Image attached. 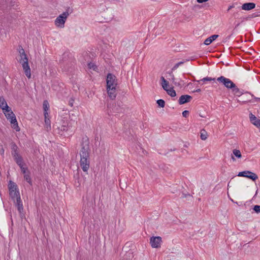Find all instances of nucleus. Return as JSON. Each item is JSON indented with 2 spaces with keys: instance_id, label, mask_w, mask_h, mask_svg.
<instances>
[{
  "instance_id": "1",
  "label": "nucleus",
  "mask_w": 260,
  "mask_h": 260,
  "mask_svg": "<svg viewBox=\"0 0 260 260\" xmlns=\"http://www.w3.org/2000/svg\"><path fill=\"white\" fill-rule=\"evenodd\" d=\"M81 149L80 151V165L82 170L84 172H87L90 166L89 153V141L87 136L82 138L81 142Z\"/></svg>"
},
{
  "instance_id": "2",
  "label": "nucleus",
  "mask_w": 260,
  "mask_h": 260,
  "mask_svg": "<svg viewBox=\"0 0 260 260\" xmlns=\"http://www.w3.org/2000/svg\"><path fill=\"white\" fill-rule=\"evenodd\" d=\"M109 112L111 114L116 115L117 114L123 113L124 111L123 105L121 101H117V103L108 105Z\"/></svg>"
},
{
  "instance_id": "3",
  "label": "nucleus",
  "mask_w": 260,
  "mask_h": 260,
  "mask_svg": "<svg viewBox=\"0 0 260 260\" xmlns=\"http://www.w3.org/2000/svg\"><path fill=\"white\" fill-rule=\"evenodd\" d=\"M217 80L219 82L222 83L228 89H231L232 91H239V88H238L236 84L230 79L221 76L218 77Z\"/></svg>"
},
{
  "instance_id": "4",
  "label": "nucleus",
  "mask_w": 260,
  "mask_h": 260,
  "mask_svg": "<svg viewBox=\"0 0 260 260\" xmlns=\"http://www.w3.org/2000/svg\"><path fill=\"white\" fill-rule=\"evenodd\" d=\"M8 189L9 191V195L13 201H15V199L20 197V192L17 184L10 180L8 184Z\"/></svg>"
},
{
  "instance_id": "5",
  "label": "nucleus",
  "mask_w": 260,
  "mask_h": 260,
  "mask_svg": "<svg viewBox=\"0 0 260 260\" xmlns=\"http://www.w3.org/2000/svg\"><path fill=\"white\" fill-rule=\"evenodd\" d=\"M53 128L56 133L60 135H63L64 133L68 131V122L62 120L60 123L56 122L53 124Z\"/></svg>"
},
{
  "instance_id": "6",
  "label": "nucleus",
  "mask_w": 260,
  "mask_h": 260,
  "mask_svg": "<svg viewBox=\"0 0 260 260\" xmlns=\"http://www.w3.org/2000/svg\"><path fill=\"white\" fill-rule=\"evenodd\" d=\"M73 12L72 9L68 7L66 11L63 12L61 14L59 15L55 19V23L56 25L59 26L60 25L64 26L66 20L69 16V14L72 13Z\"/></svg>"
},
{
  "instance_id": "7",
  "label": "nucleus",
  "mask_w": 260,
  "mask_h": 260,
  "mask_svg": "<svg viewBox=\"0 0 260 260\" xmlns=\"http://www.w3.org/2000/svg\"><path fill=\"white\" fill-rule=\"evenodd\" d=\"M238 176L239 177H244L252 180V181H255L257 178L258 176L255 173L250 171H244L239 172Z\"/></svg>"
},
{
  "instance_id": "8",
  "label": "nucleus",
  "mask_w": 260,
  "mask_h": 260,
  "mask_svg": "<svg viewBox=\"0 0 260 260\" xmlns=\"http://www.w3.org/2000/svg\"><path fill=\"white\" fill-rule=\"evenodd\" d=\"M117 80L116 76L112 73H108L107 75V87H116Z\"/></svg>"
},
{
  "instance_id": "9",
  "label": "nucleus",
  "mask_w": 260,
  "mask_h": 260,
  "mask_svg": "<svg viewBox=\"0 0 260 260\" xmlns=\"http://www.w3.org/2000/svg\"><path fill=\"white\" fill-rule=\"evenodd\" d=\"M161 242V238L159 236H153L150 239V244L152 248H157L160 247Z\"/></svg>"
},
{
  "instance_id": "10",
  "label": "nucleus",
  "mask_w": 260,
  "mask_h": 260,
  "mask_svg": "<svg viewBox=\"0 0 260 260\" xmlns=\"http://www.w3.org/2000/svg\"><path fill=\"white\" fill-rule=\"evenodd\" d=\"M22 66V68L24 71L25 74L28 78H30V69L28 64V59L25 60H23L22 62L21 63Z\"/></svg>"
},
{
  "instance_id": "11",
  "label": "nucleus",
  "mask_w": 260,
  "mask_h": 260,
  "mask_svg": "<svg viewBox=\"0 0 260 260\" xmlns=\"http://www.w3.org/2000/svg\"><path fill=\"white\" fill-rule=\"evenodd\" d=\"M16 164L20 167L21 172L23 174L27 173L28 172H30L26 164L24 162L23 159L19 161L16 162Z\"/></svg>"
},
{
  "instance_id": "12",
  "label": "nucleus",
  "mask_w": 260,
  "mask_h": 260,
  "mask_svg": "<svg viewBox=\"0 0 260 260\" xmlns=\"http://www.w3.org/2000/svg\"><path fill=\"white\" fill-rule=\"evenodd\" d=\"M107 93L109 97L112 100L115 99L117 93H116V87H107Z\"/></svg>"
},
{
  "instance_id": "13",
  "label": "nucleus",
  "mask_w": 260,
  "mask_h": 260,
  "mask_svg": "<svg viewBox=\"0 0 260 260\" xmlns=\"http://www.w3.org/2000/svg\"><path fill=\"white\" fill-rule=\"evenodd\" d=\"M192 99V97L188 94L182 95L178 100L179 105H183L190 102Z\"/></svg>"
},
{
  "instance_id": "14",
  "label": "nucleus",
  "mask_w": 260,
  "mask_h": 260,
  "mask_svg": "<svg viewBox=\"0 0 260 260\" xmlns=\"http://www.w3.org/2000/svg\"><path fill=\"white\" fill-rule=\"evenodd\" d=\"M255 7V4L254 3H246L243 4L242 6L238 7V9L240 10V9H242L243 10L246 11H250L251 10L253 9Z\"/></svg>"
},
{
  "instance_id": "15",
  "label": "nucleus",
  "mask_w": 260,
  "mask_h": 260,
  "mask_svg": "<svg viewBox=\"0 0 260 260\" xmlns=\"http://www.w3.org/2000/svg\"><path fill=\"white\" fill-rule=\"evenodd\" d=\"M11 154L15 162L23 159L22 156L19 153V148L11 151Z\"/></svg>"
},
{
  "instance_id": "16",
  "label": "nucleus",
  "mask_w": 260,
  "mask_h": 260,
  "mask_svg": "<svg viewBox=\"0 0 260 260\" xmlns=\"http://www.w3.org/2000/svg\"><path fill=\"white\" fill-rule=\"evenodd\" d=\"M250 122L257 127H260V119H257L256 117L252 113L249 114Z\"/></svg>"
},
{
  "instance_id": "17",
  "label": "nucleus",
  "mask_w": 260,
  "mask_h": 260,
  "mask_svg": "<svg viewBox=\"0 0 260 260\" xmlns=\"http://www.w3.org/2000/svg\"><path fill=\"white\" fill-rule=\"evenodd\" d=\"M10 123L12 124V128L16 130L17 132L20 131V128L18 126V122L15 116L12 117L11 119L9 120Z\"/></svg>"
},
{
  "instance_id": "18",
  "label": "nucleus",
  "mask_w": 260,
  "mask_h": 260,
  "mask_svg": "<svg viewBox=\"0 0 260 260\" xmlns=\"http://www.w3.org/2000/svg\"><path fill=\"white\" fill-rule=\"evenodd\" d=\"M218 37H219V35H212L211 36L208 37L205 40L204 44L206 45H209L212 42H213L214 40H215Z\"/></svg>"
},
{
  "instance_id": "19",
  "label": "nucleus",
  "mask_w": 260,
  "mask_h": 260,
  "mask_svg": "<svg viewBox=\"0 0 260 260\" xmlns=\"http://www.w3.org/2000/svg\"><path fill=\"white\" fill-rule=\"evenodd\" d=\"M15 206L17 208V210L19 213L20 216L21 218L22 219L25 216L24 214L23 213V206L22 202H21L20 203H18Z\"/></svg>"
},
{
  "instance_id": "20",
  "label": "nucleus",
  "mask_w": 260,
  "mask_h": 260,
  "mask_svg": "<svg viewBox=\"0 0 260 260\" xmlns=\"http://www.w3.org/2000/svg\"><path fill=\"white\" fill-rule=\"evenodd\" d=\"M43 108L44 110V116H46V115H48L47 111L49 109V105L47 100H45L43 103Z\"/></svg>"
},
{
  "instance_id": "21",
  "label": "nucleus",
  "mask_w": 260,
  "mask_h": 260,
  "mask_svg": "<svg viewBox=\"0 0 260 260\" xmlns=\"http://www.w3.org/2000/svg\"><path fill=\"white\" fill-rule=\"evenodd\" d=\"M24 179L30 185H32V182L30 177V172H28L27 173L24 174Z\"/></svg>"
},
{
  "instance_id": "22",
  "label": "nucleus",
  "mask_w": 260,
  "mask_h": 260,
  "mask_svg": "<svg viewBox=\"0 0 260 260\" xmlns=\"http://www.w3.org/2000/svg\"><path fill=\"white\" fill-rule=\"evenodd\" d=\"M194 59H192V58H188V59H186L185 60H183V61H181L177 63H176L174 67L172 68V71H175L176 70L178 67L179 66L181 65V64H183L184 62H185L186 61H188L189 60H193Z\"/></svg>"
},
{
  "instance_id": "23",
  "label": "nucleus",
  "mask_w": 260,
  "mask_h": 260,
  "mask_svg": "<svg viewBox=\"0 0 260 260\" xmlns=\"http://www.w3.org/2000/svg\"><path fill=\"white\" fill-rule=\"evenodd\" d=\"M165 91H166L167 93L171 97H175L176 96V92L173 88H171L170 89L167 88Z\"/></svg>"
},
{
  "instance_id": "24",
  "label": "nucleus",
  "mask_w": 260,
  "mask_h": 260,
  "mask_svg": "<svg viewBox=\"0 0 260 260\" xmlns=\"http://www.w3.org/2000/svg\"><path fill=\"white\" fill-rule=\"evenodd\" d=\"M47 116L48 115H46V116H45V123L46 125V128L48 131L51 129V121L49 118H47Z\"/></svg>"
},
{
  "instance_id": "25",
  "label": "nucleus",
  "mask_w": 260,
  "mask_h": 260,
  "mask_svg": "<svg viewBox=\"0 0 260 260\" xmlns=\"http://www.w3.org/2000/svg\"><path fill=\"white\" fill-rule=\"evenodd\" d=\"M207 132L204 129H202L201 131V139L202 140H205L207 138Z\"/></svg>"
},
{
  "instance_id": "26",
  "label": "nucleus",
  "mask_w": 260,
  "mask_h": 260,
  "mask_svg": "<svg viewBox=\"0 0 260 260\" xmlns=\"http://www.w3.org/2000/svg\"><path fill=\"white\" fill-rule=\"evenodd\" d=\"M1 109L3 110L5 114V113H10L11 111H12L11 108L9 107L7 104H6V106H5L4 107H2Z\"/></svg>"
},
{
  "instance_id": "27",
  "label": "nucleus",
  "mask_w": 260,
  "mask_h": 260,
  "mask_svg": "<svg viewBox=\"0 0 260 260\" xmlns=\"http://www.w3.org/2000/svg\"><path fill=\"white\" fill-rule=\"evenodd\" d=\"M233 153L235 157H236L238 158H240L242 157L241 152L239 150L234 149L233 151Z\"/></svg>"
},
{
  "instance_id": "28",
  "label": "nucleus",
  "mask_w": 260,
  "mask_h": 260,
  "mask_svg": "<svg viewBox=\"0 0 260 260\" xmlns=\"http://www.w3.org/2000/svg\"><path fill=\"white\" fill-rule=\"evenodd\" d=\"M158 107L159 108H164L165 106V102L164 100L159 99L156 101Z\"/></svg>"
},
{
  "instance_id": "29",
  "label": "nucleus",
  "mask_w": 260,
  "mask_h": 260,
  "mask_svg": "<svg viewBox=\"0 0 260 260\" xmlns=\"http://www.w3.org/2000/svg\"><path fill=\"white\" fill-rule=\"evenodd\" d=\"M74 178L75 179V183H78V186H79L81 185L82 183V180L80 179L79 177V174H77L76 175H74Z\"/></svg>"
},
{
  "instance_id": "30",
  "label": "nucleus",
  "mask_w": 260,
  "mask_h": 260,
  "mask_svg": "<svg viewBox=\"0 0 260 260\" xmlns=\"http://www.w3.org/2000/svg\"><path fill=\"white\" fill-rule=\"evenodd\" d=\"M6 104H7L6 101L3 98V96H0V108L4 107L6 106Z\"/></svg>"
},
{
  "instance_id": "31",
  "label": "nucleus",
  "mask_w": 260,
  "mask_h": 260,
  "mask_svg": "<svg viewBox=\"0 0 260 260\" xmlns=\"http://www.w3.org/2000/svg\"><path fill=\"white\" fill-rule=\"evenodd\" d=\"M203 81V82H205V81H215V78H211V77H205L202 79H201L199 81H197L198 82H200V81Z\"/></svg>"
},
{
  "instance_id": "32",
  "label": "nucleus",
  "mask_w": 260,
  "mask_h": 260,
  "mask_svg": "<svg viewBox=\"0 0 260 260\" xmlns=\"http://www.w3.org/2000/svg\"><path fill=\"white\" fill-rule=\"evenodd\" d=\"M20 58L19 59V62L20 63L22 62L23 60H25L28 59V58L27 57V55L25 54V52H24V53L20 54Z\"/></svg>"
},
{
  "instance_id": "33",
  "label": "nucleus",
  "mask_w": 260,
  "mask_h": 260,
  "mask_svg": "<svg viewBox=\"0 0 260 260\" xmlns=\"http://www.w3.org/2000/svg\"><path fill=\"white\" fill-rule=\"evenodd\" d=\"M161 86L163 88V89L165 90L168 88V86H169V82L166 80H164L162 82H161Z\"/></svg>"
},
{
  "instance_id": "34",
  "label": "nucleus",
  "mask_w": 260,
  "mask_h": 260,
  "mask_svg": "<svg viewBox=\"0 0 260 260\" xmlns=\"http://www.w3.org/2000/svg\"><path fill=\"white\" fill-rule=\"evenodd\" d=\"M5 116L8 120L11 119L12 117L15 116L13 111H11L10 113H5Z\"/></svg>"
},
{
  "instance_id": "35",
  "label": "nucleus",
  "mask_w": 260,
  "mask_h": 260,
  "mask_svg": "<svg viewBox=\"0 0 260 260\" xmlns=\"http://www.w3.org/2000/svg\"><path fill=\"white\" fill-rule=\"evenodd\" d=\"M241 101L238 100V101L239 102H241L243 104H245V103H246L247 102H251V100H248V99L245 98L244 96H242L241 98Z\"/></svg>"
},
{
  "instance_id": "36",
  "label": "nucleus",
  "mask_w": 260,
  "mask_h": 260,
  "mask_svg": "<svg viewBox=\"0 0 260 260\" xmlns=\"http://www.w3.org/2000/svg\"><path fill=\"white\" fill-rule=\"evenodd\" d=\"M11 151L15 150V149H18V146L14 142H12L10 143Z\"/></svg>"
},
{
  "instance_id": "37",
  "label": "nucleus",
  "mask_w": 260,
  "mask_h": 260,
  "mask_svg": "<svg viewBox=\"0 0 260 260\" xmlns=\"http://www.w3.org/2000/svg\"><path fill=\"white\" fill-rule=\"evenodd\" d=\"M253 210L256 213H260V205H254L253 207Z\"/></svg>"
},
{
  "instance_id": "38",
  "label": "nucleus",
  "mask_w": 260,
  "mask_h": 260,
  "mask_svg": "<svg viewBox=\"0 0 260 260\" xmlns=\"http://www.w3.org/2000/svg\"><path fill=\"white\" fill-rule=\"evenodd\" d=\"M257 16H259V15L257 14V13H253L252 15H249L246 18H243V19L248 20V19H250V18H252L256 17H257Z\"/></svg>"
},
{
  "instance_id": "39",
  "label": "nucleus",
  "mask_w": 260,
  "mask_h": 260,
  "mask_svg": "<svg viewBox=\"0 0 260 260\" xmlns=\"http://www.w3.org/2000/svg\"><path fill=\"white\" fill-rule=\"evenodd\" d=\"M17 50H18V51L19 53V54H22V53L24 54L25 51L21 45L18 46Z\"/></svg>"
},
{
  "instance_id": "40",
  "label": "nucleus",
  "mask_w": 260,
  "mask_h": 260,
  "mask_svg": "<svg viewBox=\"0 0 260 260\" xmlns=\"http://www.w3.org/2000/svg\"><path fill=\"white\" fill-rule=\"evenodd\" d=\"M22 202L21 200V197L20 196V197H17L16 199H15V201H13L15 205H16L18 203H20Z\"/></svg>"
},
{
  "instance_id": "41",
  "label": "nucleus",
  "mask_w": 260,
  "mask_h": 260,
  "mask_svg": "<svg viewBox=\"0 0 260 260\" xmlns=\"http://www.w3.org/2000/svg\"><path fill=\"white\" fill-rule=\"evenodd\" d=\"M189 112L188 110H184L182 112V116L186 118L189 115Z\"/></svg>"
},
{
  "instance_id": "42",
  "label": "nucleus",
  "mask_w": 260,
  "mask_h": 260,
  "mask_svg": "<svg viewBox=\"0 0 260 260\" xmlns=\"http://www.w3.org/2000/svg\"><path fill=\"white\" fill-rule=\"evenodd\" d=\"M235 94H236V95L238 96H241L243 94V92L239 89V91H232Z\"/></svg>"
},
{
  "instance_id": "43",
  "label": "nucleus",
  "mask_w": 260,
  "mask_h": 260,
  "mask_svg": "<svg viewBox=\"0 0 260 260\" xmlns=\"http://www.w3.org/2000/svg\"><path fill=\"white\" fill-rule=\"evenodd\" d=\"M246 93L250 94L251 95L252 97L254 98V100H255V101L256 102H260V98L255 97V96H254L253 94H251V93H249L248 92H246Z\"/></svg>"
},
{
  "instance_id": "44",
  "label": "nucleus",
  "mask_w": 260,
  "mask_h": 260,
  "mask_svg": "<svg viewBox=\"0 0 260 260\" xmlns=\"http://www.w3.org/2000/svg\"><path fill=\"white\" fill-rule=\"evenodd\" d=\"M88 68L90 69H93L94 70H95V68H96V66L90 62L88 63Z\"/></svg>"
},
{
  "instance_id": "45",
  "label": "nucleus",
  "mask_w": 260,
  "mask_h": 260,
  "mask_svg": "<svg viewBox=\"0 0 260 260\" xmlns=\"http://www.w3.org/2000/svg\"><path fill=\"white\" fill-rule=\"evenodd\" d=\"M238 5V4H237V3H234V4H233V5H232L230 6L229 7V8H228V9L227 11L228 12V11H229L231 9H233V8H235V7H236V5Z\"/></svg>"
},
{
  "instance_id": "46",
  "label": "nucleus",
  "mask_w": 260,
  "mask_h": 260,
  "mask_svg": "<svg viewBox=\"0 0 260 260\" xmlns=\"http://www.w3.org/2000/svg\"><path fill=\"white\" fill-rule=\"evenodd\" d=\"M239 11H238L237 12H235L233 13V16L235 17V18H238V16L239 15Z\"/></svg>"
},
{
  "instance_id": "47",
  "label": "nucleus",
  "mask_w": 260,
  "mask_h": 260,
  "mask_svg": "<svg viewBox=\"0 0 260 260\" xmlns=\"http://www.w3.org/2000/svg\"><path fill=\"white\" fill-rule=\"evenodd\" d=\"M190 195L189 193H182V198H186L187 197H190Z\"/></svg>"
},
{
  "instance_id": "48",
  "label": "nucleus",
  "mask_w": 260,
  "mask_h": 260,
  "mask_svg": "<svg viewBox=\"0 0 260 260\" xmlns=\"http://www.w3.org/2000/svg\"><path fill=\"white\" fill-rule=\"evenodd\" d=\"M208 0H197L199 3H203L207 2Z\"/></svg>"
},
{
  "instance_id": "49",
  "label": "nucleus",
  "mask_w": 260,
  "mask_h": 260,
  "mask_svg": "<svg viewBox=\"0 0 260 260\" xmlns=\"http://www.w3.org/2000/svg\"><path fill=\"white\" fill-rule=\"evenodd\" d=\"M174 84L176 85V86H180V84L179 83V82H173Z\"/></svg>"
},
{
  "instance_id": "50",
  "label": "nucleus",
  "mask_w": 260,
  "mask_h": 260,
  "mask_svg": "<svg viewBox=\"0 0 260 260\" xmlns=\"http://www.w3.org/2000/svg\"><path fill=\"white\" fill-rule=\"evenodd\" d=\"M171 76H172V80L173 82H174L175 79V77H174V75H172Z\"/></svg>"
},
{
  "instance_id": "51",
  "label": "nucleus",
  "mask_w": 260,
  "mask_h": 260,
  "mask_svg": "<svg viewBox=\"0 0 260 260\" xmlns=\"http://www.w3.org/2000/svg\"><path fill=\"white\" fill-rule=\"evenodd\" d=\"M201 91V89L199 88V89H197V90H196L195 91H194V92H199Z\"/></svg>"
},
{
  "instance_id": "52",
  "label": "nucleus",
  "mask_w": 260,
  "mask_h": 260,
  "mask_svg": "<svg viewBox=\"0 0 260 260\" xmlns=\"http://www.w3.org/2000/svg\"><path fill=\"white\" fill-rule=\"evenodd\" d=\"M231 158H232V159L234 161L236 160L235 158L234 157V156L232 154L231 155Z\"/></svg>"
},
{
  "instance_id": "53",
  "label": "nucleus",
  "mask_w": 260,
  "mask_h": 260,
  "mask_svg": "<svg viewBox=\"0 0 260 260\" xmlns=\"http://www.w3.org/2000/svg\"><path fill=\"white\" fill-rule=\"evenodd\" d=\"M160 79H161L162 82H163V81H164V80H166L163 76L161 77Z\"/></svg>"
},
{
  "instance_id": "54",
  "label": "nucleus",
  "mask_w": 260,
  "mask_h": 260,
  "mask_svg": "<svg viewBox=\"0 0 260 260\" xmlns=\"http://www.w3.org/2000/svg\"><path fill=\"white\" fill-rule=\"evenodd\" d=\"M240 25V23H238V24H237L235 26V27L234 29H236L238 26H239V25Z\"/></svg>"
},
{
  "instance_id": "55",
  "label": "nucleus",
  "mask_w": 260,
  "mask_h": 260,
  "mask_svg": "<svg viewBox=\"0 0 260 260\" xmlns=\"http://www.w3.org/2000/svg\"><path fill=\"white\" fill-rule=\"evenodd\" d=\"M231 36H232V35H231L229 36L227 38H228V39H230V38H231Z\"/></svg>"
},
{
  "instance_id": "56",
  "label": "nucleus",
  "mask_w": 260,
  "mask_h": 260,
  "mask_svg": "<svg viewBox=\"0 0 260 260\" xmlns=\"http://www.w3.org/2000/svg\"><path fill=\"white\" fill-rule=\"evenodd\" d=\"M175 191H176V190H173V191H172L171 192H172V193H175Z\"/></svg>"
},
{
  "instance_id": "57",
  "label": "nucleus",
  "mask_w": 260,
  "mask_h": 260,
  "mask_svg": "<svg viewBox=\"0 0 260 260\" xmlns=\"http://www.w3.org/2000/svg\"><path fill=\"white\" fill-rule=\"evenodd\" d=\"M71 105L72 106H73L72 103H71Z\"/></svg>"
}]
</instances>
